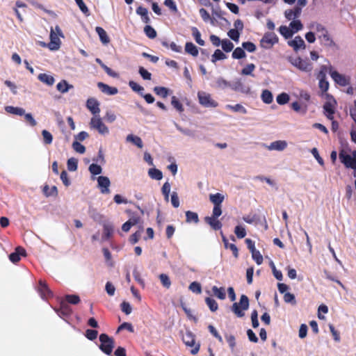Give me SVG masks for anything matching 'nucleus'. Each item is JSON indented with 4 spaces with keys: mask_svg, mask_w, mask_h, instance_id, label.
<instances>
[{
    "mask_svg": "<svg viewBox=\"0 0 356 356\" xmlns=\"http://www.w3.org/2000/svg\"><path fill=\"white\" fill-rule=\"evenodd\" d=\"M261 97L266 104H270L273 100L272 92L268 90H263Z\"/></svg>",
    "mask_w": 356,
    "mask_h": 356,
    "instance_id": "obj_40",
    "label": "nucleus"
},
{
    "mask_svg": "<svg viewBox=\"0 0 356 356\" xmlns=\"http://www.w3.org/2000/svg\"><path fill=\"white\" fill-rule=\"evenodd\" d=\"M339 158L346 168L351 169L356 165V150H351L350 148L341 149L339 153Z\"/></svg>",
    "mask_w": 356,
    "mask_h": 356,
    "instance_id": "obj_2",
    "label": "nucleus"
},
{
    "mask_svg": "<svg viewBox=\"0 0 356 356\" xmlns=\"http://www.w3.org/2000/svg\"><path fill=\"white\" fill-rule=\"evenodd\" d=\"M256 66L253 63L248 64L244 68L242 69L241 72V74L242 75H250L254 76V75L252 74L254 70H255Z\"/></svg>",
    "mask_w": 356,
    "mask_h": 356,
    "instance_id": "obj_42",
    "label": "nucleus"
},
{
    "mask_svg": "<svg viewBox=\"0 0 356 356\" xmlns=\"http://www.w3.org/2000/svg\"><path fill=\"white\" fill-rule=\"evenodd\" d=\"M78 161L74 158H70L67 160V169L70 171H75L77 169Z\"/></svg>",
    "mask_w": 356,
    "mask_h": 356,
    "instance_id": "obj_61",
    "label": "nucleus"
},
{
    "mask_svg": "<svg viewBox=\"0 0 356 356\" xmlns=\"http://www.w3.org/2000/svg\"><path fill=\"white\" fill-rule=\"evenodd\" d=\"M249 307V299L247 296L242 295L239 302H234L232 306V311L239 318L245 316L244 311Z\"/></svg>",
    "mask_w": 356,
    "mask_h": 356,
    "instance_id": "obj_4",
    "label": "nucleus"
},
{
    "mask_svg": "<svg viewBox=\"0 0 356 356\" xmlns=\"http://www.w3.org/2000/svg\"><path fill=\"white\" fill-rule=\"evenodd\" d=\"M279 38L273 32H266L260 40V46L264 49H270L277 44Z\"/></svg>",
    "mask_w": 356,
    "mask_h": 356,
    "instance_id": "obj_6",
    "label": "nucleus"
},
{
    "mask_svg": "<svg viewBox=\"0 0 356 356\" xmlns=\"http://www.w3.org/2000/svg\"><path fill=\"white\" fill-rule=\"evenodd\" d=\"M290 63L301 71L310 72L313 69V65L308 60H304L300 57L291 58Z\"/></svg>",
    "mask_w": 356,
    "mask_h": 356,
    "instance_id": "obj_7",
    "label": "nucleus"
},
{
    "mask_svg": "<svg viewBox=\"0 0 356 356\" xmlns=\"http://www.w3.org/2000/svg\"><path fill=\"white\" fill-rule=\"evenodd\" d=\"M127 141L132 143L139 148H142L143 146L141 138L132 134H129L127 136Z\"/></svg>",
    "mask_w": 356,
    "mask_h": 356,
    "instance_id": "obj_33",
    "label": "nucleus"
},
{
    "mask_svg": "<svg viewBox=\"0 0 356 356\" xmlns=\"http://www.w3.org/2000/svg\"><path fill=\"white\" fill-rule=\"evenodd\" d=\"M67 305L72 304V305H77L80 302L81 300L78 295L75 294H70V295H66L65 296V300Z\"/></svg>",
    "mask_w": 356,
    "mask_h": 356,
    "instance_id": "obj_34",
    "label": "nucleus"
},
{
    "mask_svg": "<svg viewBox=\"0 0 356 356\" xmlns=\"http://www.w3.org/2000/svg\"><path fill=\"white\" fill-rule=\"evenodd\" d=\"M252 253V257L255 261L257 265H261L263 263V257L260 252L257 250L253 251Z\"/></svg>",
    "mask_w": 356,
    "mask_h": 356,
    "instance_id": "obj_60",
    "label": "nucleus"
},
{
    "mask_svg": "<svg viewBox=\"0 0 356 356\" xmlns=\"http://www.w3.org/2000/svg\"><path fill=\"white\" fill-rule=\"evenodd\" d=\"M191 31H192V35H193L195 40L196 41V42L198 44L203 46L204 44V41L201 38V33L199 31V30L197 29V28L192 27Z\"/></svg>",
    "mask_w": 356,
    "mask_h": 356,
    "instance_id": "obj_37",
    "label": "nucleus"
},
{
    "mask_svg": "<svg viewBox=\"0 0 356 356\" xmlns=\"http://www.w3.org/2000/svg\"><path fill=\"white\" fill-rule=\"evenodd\" d=\"M225 58H227V56L218 49H216L211 56L212 63H216L217 60H224Z\"/></svg>",
    "mask_w": 356,
    "mask_h": 356,
    "instance_id": "obj_39",
    "label": "nucleus"
},
{
    "mask_svg": "<svg viewBox=\"0 0 356 356\" xmlns=\"http://www.w3.org/2000/svg\"><path fill=\"white\" fill-rule=\"evenodd\" d=\"M204 220L214 230H219L222 227V223L218 220V218L207 216L204 218Z\"/></svg>",
    "mask_w": 356,
    "mask_h": 356,
    "instance_id": "obj_22",
    "label": "nucleus"
},
{
    "mask_svg": "<svg viewBox=\"0 0 356 356\" xmlns=\"http://www.w3.org/2000/svg\"><path fill=\"white\" fill-rule=\"evenodd\" d=\"M50 42L48 44V47L50 50L56 51L58 50L60 47L61 42L59 38V35H58L53 28H51L50 31Z\"/></svg>",
    "mask_w": 356,
    "mask_h": 356,
    "instance_id": "obj_12",
    "label": "nucleus"
},
{
    "mask_svg": "<svg viewBox=\"0 0 356 356\" xmlns=\"http://www.w3.org/2000/svg\"><path fill=\"white\" fill-rule=\"evenodd\" d=\"M279 32L286 39L291 38L293 34V31L291 29L290 26L284 25L280 26Z\"/></svg>",
    "mask_w": 356,
    "mask_h": 356,
    "instance_id": "obj_31",
    "label": "nucleus"
},
{
    "mask_svg": "<svg viewBox=\"0 0 356 356\" xmlns=\"http://www.w3.org/2000/svg\"><path fill=\"white\" fill-rule=\"evenodd\" d=\"M42 192L46 197H56L58 195V190L56 186H53L52 187L49 188V186L47 184H46L42 188Z\"/></svg>",
    "mask_w": 356,
    "mask_h": 356,
    "instance_id": "obj_26",
    "label": "nucleus"
},
{
    "mask_svg": "<svg viewBox=\"0 0 356 356\" xmlns=\"http://www.w3.org/2000/svg\"><path fill=\"white\" fill-rule=\"evenodd\" d=\"M231 88L235 91H241L242 92H248L249 88L245 90L244 86L241 79H236L232 84H231Z\"/></svg>",
    "mask_w": 356,
    "mask_h": 356,
    "instance_id": "obj_32",
    "label": "nucleus"
},
{
    "mask_svg": "<svg viewBox=\"0 0 356 356\" xmlns=\"http://www.w3.org/2000/svg\"><path fill=\"white\" fill-rule=\"evenodd\" d=\"M87 108L94 115H96L100 112L99 103L95 98H88L86 102Z\"/></svg>",
    "mask_w": 356,
    "mask_h": 356,
    "instance_id": "obj_18",
    "label": "nucleus"
},
{
    "mask_svg": "<svg viewBox=\"0 0 356 356\" xmlns=\"http://www.w3.org/2000/svg\"><path fill=\"white\" fill-rule=\"evenodd\" d=\"M309 28L319 33L318 38L323 45L328 47H332L336 45L334 40L330 36L327 30L321 24L314 22L309 26Z\"/></svg>",
    "mask_w": 356,
    "mask_h": 356,
    "instance_id": "obj_1",
    "label": "nucleus"
},
{
    "mask_svg": "<svg viewBox=\"0 0 356 356\" xmlns=\"http://www.w3.org/2000/svg\"><path fill=\"white\" fill-rule=\"evenodd\" d=\"M85 335L87 339H88L89 340L93 341L97 339V335H98V332L95 330L88 329L86 331Z\"/></svg>",
    "mask_w": 356,
    "mask_h": 356,
    "instance_id": "obj_64",
    "label": "nucleus"
},
{
    "mask_svg": "<svg viewBox=\"0 0 356 356\" xmlns=\"http://www.w3.org/2000/svg\"><path fill=\"white\" fill-rule=\"evenodd\" d=\"M189 290H191L192 292L200 294L202 292V286L201 284L197 282H193L190 284Z\"/></svg>",
    "mask_w": 356,
    "mask_h": 356,
    "instance_id": "obj_57",
    "label": "nucleus"
},
{
    "mask_svg": "<svg viewBox=\"0 0 356 356\" xmlns=\"http://www.w3.org/2000/svg\"><path fill=\"white\" fill-rule=\"evenodd\" d=\"M223 51L230 52L234 48V44L228 39H224L221 42Z\"/></svg>",
    "mask_w": 356,
    "mask_h": 356,
    "instance_id": "obj_51",
    "label": "nucleus"
},
{
    "mask_svg": "<svg viewBox=\"0 0 356 356\" xmlns=\"http://www.w3.org/2000/svg\"><path fill=\"white\" fill-rule=\"evenodd\" d=\"M288 44L293 47V50L296 51H298L300 49H305L306 47L305 41L300 35L296 36L294 39L288 41Z\"/></svg>",
    "mask_w": 356,
    "mask_h": 356,
    "instance_id": "obj_16",
    "label": "nucleus"
},
{
    "mask_svg": "<svg viewBox=\"0 0 356 356\" xmlns=\"http://www.w3.org/2000/svg\"><path fill=\"white\" fill-rule=\"evenodd\" d=\"M129 87L135 92H137L140 95H143L142 92L144 90V88L134 81L129 82Z\"/></svg>",
    "mask_w": 356,
    "mask_h": 356,
    "instance_id": "obj_58",
    "label": "nucleus"
},
{
    "mask_svg": "<svg viewBox=\"0 0 356 356\" xmlns=\"http://www.w3.org/2000/svg\"><path fill=\"white\" fill-rule=\"evenodd\" d=\"M95 31L98 34L99 39L103 44H107L110 42V38L106 31L102 27L97 26L95 28Z\"/></svg>",
    "mask_w": 356,
    "mask_h": 356,
    "instance_id": "obj_23",
    "label": "nucleus"
},
{
    "mask_svg": "<svg viewBox=\"0 0 356 356\" xmlns=\"http://www.w3.org/2000/svg\"><path fill=\"white\" fill-rule=\"evenodd\" d=\"M72 147L76 152L80 154H83L86 152V147L78 141L73 142Z\"/></svg>",
    "mask_w": 356,
    "mask_h": 356,
    "instance_id": "obj_63",
    "label": "nucleus"
},
{
    "mask_svg": "<svg viewBox=\"0 0 356 356\" xmlns=\"http://www.w3.org/2000/svg\"><path fill=\"white\" fill-rule=\"evenodd\" d=\"M99 339L100 341L99 349L106 355H110L115 346L114 339L104 333L101 334Z\"/></svg>",
    "mask_w": 356,
    "mask_h": 356,
    "instance_id": "obj_3",
    "label": "nucleus"
},
{
    "mask_svg": "<svg viewBox=\"0 0 356 356\" xmlns=\"http://www.w3.org/2000/svg\"><path fill=\"white\" fill-rule=\"evenodd\" d=\"M234 233L238 238H243L246 236L245 229L241 225H237L235 227Z\"/></svg>",
    "mask_w": 356,
    "mask_h": 356,
    "instance_id": "obj_56",
    "label": "nucleus"
},
{
    "mask_svg": "<svg viewBox=\"0 0 356 356\" xmlns=\"http://www.w3.org/2000/svg\"><path fill=\"white\" fill-rule=\"evenodd\" d=\"M224 195L220 193L211 194L209 195V200L213 204L214 206H221L222 202L224 201Z\"/></svg>",
    "mask_w": 356,
    "mask_h": 356,
    "instance_id": "obj_24",
    "label": "nucleus"
},
{
    "mask_svg": "<svg viewBox=\"0 0 356 356\" xmlns=\"http://www.w3.org/2000/svg\"><path fill=\"white\" fill-rule=\"evenodd\" d=\"M289 26L293 30V33L302 30L303 28V25L299 19L293 20L290 23Z\"/></svg>",
    "mask_w": 356,
    "mask_h": 356,
    "instance_id": "obj_46",
    "label": "nucleus"
},
{
    "mask_svg": "<svg viewBox=\"0 0 356 356\" xmlns=\"http://www.w3.org/2000/svg\"><path fill=\"white\" fill-rule=\"evenodd\" d=\"M300 15V9L295 7L293 9H289L284 12V16L288 20L296 19Z\"/></svg>",
    "mask_w": 356,
    "mask_h": 356,
    "instance_id": "obj_20",
    "label": "nucleus"
},
{
    "mask_svg": "<svg viewBox=\"0 0 356 356\" xmlns=\"http://www.w3.org/2000/svg\"><path fill=\"white\" fill-rule=\"evenodd\" d=\"M205 302L211 312H215L218 310V304L215 299L211 297H207L205 298Z\"/></svg>",
    "mask_w": 356,
    "mask_h": 356,
    "instance_id": "obj_35",
    "label": "nucleus"
},
{
    "mask_svg": "<svg viewBox=\"0 0 356 356\" xmlns=\"http://www.w3.org/2000/svg\"><path fill=\"white\" fill-rule=\"evenodd\" d=\"M72 87V86H70L65 80L61 81L56 86L57 90L62 93L67 92L69 88Z\"/></svg>",
    "mask_w": 356,
    "mask_h": 356,
    "instance_id": "obj_49",
    "label": "nucleus"
},
{
    "mask_svg": "<svg viewBox=\"0 0 356 356\" xmlns=\"http://www.w3.org/2000/svg\"><path fill=\"white\" fill-rule=\"evenodd\" d=\"M223 241L225 243V248H229L232 250L234 257L237 258L238 257V250L236 245L234 243H229L227 240L225 238V237H223Z\"/></svg>",
    "mask_w": 356,
    "mask_h": 356,
    "instance_id": "obj_45",
    "label": "nucleus"
},
{
    "mask_svg": "<svg viewBox=\"0 0 356 356\" xmlns=\"http://www.w3.org/2000/svg\"><path fill=\"white\" fill-rule=\"evenodd\" d=\"M38 291L42 298H49L53 296L51 291L48 287L47 283L40 280H39Z\"/></svg>",
    "mask_w": 356,
    "mask_h": 356,
    "instance_id": "obj_17",
    "label": "nucleus"
},
{
    "mask_svg": "<svg viewBox=\"0 0 356 356\" xmlns=\"http://www.w3.org/2000/svg\"><path fill=\"white\" fill-rule=\"evenodd\" d=\"M197 97L200 104L207 108H216L218 106L217 102L213 100L210 94L205 92H199Z\"/></svg>",
    "mask_w": 356,
    "mask_h": 356,
    "instance_id": "obj_9",
    "label": "nucleus"
},
{
    "mask_svg": "<svg viewBox=\"0 0 356 356\" xmlns=\"http://www.w3.org/2000/svg\"><path fill=\"white\" fill-rule=\"evenodd\" d=\"M97 86L103 93L108 95H114L118 92V90L117 88L111 87L102 82H99L97 83Z\"/></svg>",
    "mask_w": 356,
    "mask_h": 356,
    "instance_id": "obj_19",
    "label": "nucleus"
},
{
    "mask_svg": "<svg viewBox=\"0 0 356 356\" xmlns=\"http://www.w3.org/2000/svg\"><path fill=\"white\" fill-rule=\"evenodd\" d=\"M289 95L285 92H282L277 95L276 100L277 104L280 105H284L289 102Z\"/></svg>",
    "mask_w": 356,
    "mask_h": 356,
    "instance_id": "obj_54",
    "label": "nucleus"
},
{
    "mask_svg": "<svg viewBox=\"0 0 356 356\" xmlns=\"http://www.w3.org/2000/svg\"><path fill=\"white\" fill-rule=\"evenodd\" d=\"M232 56L234 59H241L246 56V54L243 49L236 47L232 52Z\"/></svg>",
    "mask_w": 356,
    "mask_h": 356,
    "instance_id": "obj_44",
    "label": "nucleus"
},
{
    "mask_svg": "<svg viewBox=\"0 0 356 356\" xmlns=\"http://www.w3.org/2000/svg\"><path fill=\"white\" fill-rule=\"evenodd\" d=\"M145 35L150 39H154L156 37V31L149 25H146L144 28Z\"/></svg>",
    "mask_w": 356,
    "mask_h": 356,
    "instance_id": "obj_50",
    "label": "nucleus"
},
{
    "mask_svg": "<svg viewBox=\"0 0 356 356\" xmlns=\"http://www.w3.org/2000/svg\"><path fill=\"white\" fill-rule=\"evenodd\" d=\"M287 146V143L285 140H276L271 143L269 148L270 149H275L278 151L284 150Z\"/></svg>",
    "mask_w": 356,
    "mask_h": 356,
    "instance_id": "obj_29",
    "label": "nucleus"
},
{
    "mask_svg": "<svg viewBox=\"0 0 356 356\" xmlns=\"http://www.w3.org/2000/svg\"><path fill=\"white\" fill-rule=\"evenodd\" d=\"M326 102L323 105L324 115L327 119L332 120L335 113V108L337 104V101L330 94H325Z\"/></svg>",
    "mask_w": 356,
    "mask_h": 356,
    "instance_id": "obj_5",
    "label": "nucleus"
},
{
    "mask_svg": "<svg viewBox=\"0 0 356 356\" xmlns=\"http://www.w3.org/2000/svg\"><path fill=\"white\" fill-rule=\"evenodd\" d=\"M154 92L163 98H165L168 95V89L163 86H156L154 88Z\"/></svg>",
    "mask_w": 356,
    "mask_h": 356,
    "instance_id": "obj_48",
    "label": "nucleus"
},
{
    "mask_svg": "<svg viewBox=\"0 0 356 356\" xmlns=\"http://www.w3.org/2000/svg\"><path fill=\"white\" fill-rule=\"evenodd\" d=\"M186 221L187 222H193L195 223H197L199 222L197 213L191 211H187L186 212Z\"/></svg>",
    "mask_w": 356,
    "mask_h": 356,
    "instance_id": "obj_38",
    "label": "nucleus"
},
{
    "mask_svg": "<svg viewBox=\"0 0 356 356\" xmlns=\"http://www.w3.org/2000/svg\"><path fill=\"white\" fill-rule=\"evenodd\" d=\"M171 104L179 113H182L184 111V106L179 101V99L175 96L172 97Z\"/></svg>",
    "mask_w": 356,
    "mask_h": 356,
    "instance_id": "obj_55",
    "label": "nucleus"
},
{
    "mask_svg": "<svg viewBox=\"0 0 356 356\" xmlns=\"http://www.w3.org/2000/svg\"><path fill=\"white\" fill-rule=\"evenodd\" d=\"M98 186L100 188L102 193H109V186L111 181L107 177L99 176L97 178Z\"/></svg>",
    "mask_w": 356,
    "mask_h": 356,
    "instance_id": "obj_15",
    "label": "nucleus"
},
{
    "mask_svg": "<svg viewBox=\"0 0 356 356\" xmlns=\"http://www.w3.org/2000/svg\"><path fill=\"white\" fill-rule=\"evenodd\" d=\"M185 51L193 56H197L199 53L197 47L191 42L186 43Z\"/></svg>",
    "mask_w": 356,
    "mask_h": 356,
    "instance_id": "obj_27",
    "label": "nucleus"
},
{
    "mask_svg": "<svg viewBox=\"0 0 356 356\" xmlns=\"http://www.w3.org/2000/svg\"><path fill=\"white\" fill-rule=\"evenodd\" d=\"M90 127L96 129L100 134L105 135L108 134V127L103 123L102 119L97 117H93L90 120Z\"/></svg>",
    "mask_w": 356,
    "mask_h": 356,
    "instance_id": "obj_11",
    "label": "nucleus"
},
{
    "mask_svg": "<svg viewBox=\"0 0 356 356\" xmlns=\"http://www.w3.org/2000/svg\"><path fill=\"white\" fill-rule=\"evenodd\" d=\"M5 110L7 113L17 115H24L25 111L24 108L20 107H15L13 106H7L5 107Z\"/></svg>",
    "mask_w": 356,
    "mask_h": 356,
    "instance_id": "obj_28",
    "label": "nucleus"
},
{
    "mask_svg": "<svg viewBox=\"0 0 356 356\" xmlns=\"http://www.w3.org/2000/svg\"><path fill=\"white\" fill-rule=\"evenodd\" d=\"M182 340L185 345L188 347H191V354L195 355L200 350V344H195V337L190 331H187L182 337Z\"/></svg>",
    "mask_w": 356,
    "mask_h": 356,
    "instance_id": "obj_8",
    "label": "nucleus"
},
{
    "mask_svg": "<svg viewBox=\"0 0 356 356\" xmlns=\"http://www.w3.org/2000/svg\"><path fill=\"white\" fill-rule=\"evenodd\" d=\"M58 315L62 318L69 317L72 314V308L64 301H61L60 307L56 310Z\"/></svg>",
    "mask_w": 356,
    "mask_h": 356,
    "instance_id": "obj_13",
    "label": "nucleus"
},
{
    "mask_svg": "<svg viewBox=\"0 0 356 356\" xmlns=\"http://www.w3.org/2000/svg\"><path fill=\"white\" fill-rule=\"evenodd\" d=\"M227 35L232 40L238 42L240 37V32L238 30L232 29L227 32Z\"/></svg>",
    "mask_w": 356,
    "mask_h": 356,
    "instance_id": "obj_62",
    "label": "nucleus"
},
{
    "mask_svg": "<svg viewBox=\"0 0 356 356\" xmlns=\"http://www.w3.org/2000/svg\"><path fill=\"white\" fill-rule=\"evenodd\" d=\"M161 284L163 287L169 289L171 286V281L168 275L162 273L159 276Z\"/></svg>",
    "mask_w": 356,
    "mask_h": 356,
    "instance_id": "obj_47",
    "label": "nucleus"
},
{
    "mask_svg": "<svg viewBox=\"0 0 356 356\" xmlns=\"http://www.w3.org/2000/svg\"><path fill=\"white\" fill-rule=\"evenodd\" d=\"M148 175L152 179L156 180H161L163 178L162 172L156 168H150Z\"/></svg>",
    "mask_w": 356,
    "mask_h": 356,
    "instance_id": "obj_36",
    "label": "nucleus"
},
{
    "mask_svg": "<svg viewBox=\"0 0 356 356\" xmlns=\"http://www.w3.org/2000/svg\"><path fill=\"white\" fill-rule=\"evenodd\" d=\"M89 171L92 175H97L102 173V168L100 165L97 164L92 163L89 166Z\"/></svg>",
    "mask_w": 356,
    "mask_h": 356,
    "instance_id": "obj_59",
    "label": "nucleus"
},
{
    "mask_svg": "<svg viewBox=\"0 0 356 356\" xmlns=\"http://www.w3.org/2000/svg\"><path fill=\"white\" fill-rule=\"evenodd\" d=\"M213 295L220 300H225L226 298L225 289L213 286L211 289Z\"/></svg>",
    "mask_w": 356,
    "mask_h": 356,
    "instance_id": "obj_25",
    "label": "nucleus"
},
{
    "mask_svg": "<svg viewBox=\"0 0 356 356\" xmlns=\"http://www.w3.org/2000/svg\"><path fill=\"white\" fill-rule=\"evenodd\" d=\"M26 255V252L25 249L21 246H18L15 248V252H12L9 255V259L13 264H16L19 262L21 259V256L25 257Z\"/></svg>",
    "mask_w": 356,
    "mask_h": 356,
    "instance_id": "obj_14",
    "label": "nucleus"
},
{
    "mask_svg": "<svg viewBox=\"0 0 356 356\" xmlns=\"http://www.w3.org/2000/svg\"><path fill=\"white\" fill-rule=\"evenodd\" d=\"M328 70H330V67H328L325 65H323L321 66L320 71L318 72V73L316 75V78L318 79V81L327 80L326 74H327Z\"/></svg>",
    "mask_w": 356,
    "mask_h": 356,
    "instance_id": "obj_43",
    "label": "nucleus"
},
{
    "mask_svg": "<svg viewBox=\"0 0 356 356\" xmlns=\"http://www.w3.org/2000/svg\"><path fill=\"white\" fill-rule=\"evenodd\" d=\"M42 135L43 138V143L45 145H50L53 141L52 134L48 131L47 130H43L42 131Z\"/></svg>",
    "mask_w": 356,
    "mask_h": 356,
    "instance_id": "obj_53",
    "label": "nucleus"
},
{
    "mask_svg": "<svg viewBox=\"0 0 356 356\" xmlns=\"http://www.w3.org/2000/svg\"><path fill=\"white\" fill-rule=\"evenodd\" d=\"M103 235H102V240L103 241H108L113 234V226L111 223H104L103 225Z\"/></svg>",
    "mask_w": 356,
    "mask_h": 356,
    "instance_id": "obj_21",
    "label": "nucleus"
},
{
    "mask_svg": "<svg viewBox=\"0 0 356 356\" xmlns=\"http://www.w3.org/2000/svg\"><path fill=\"white\" fill-rule=\"evenodd\" d=\"M170 188H171V186H170V184L168 182V181H166L163 184V186H162V188H161V191H162V193L164 196V199L165 201H168L169 200V195H170Z\"/></svg>",
    "mask_w": 356,
    "mask_h": 356,
    "instance_id": "obj_52",
    "label": "nucleus"
},
{
    "mask_svg": "<svg viewBox=\"0 0 356 356\" xmlns=\"http://www.w3.org/2000/svg\"><path fill=\"white\" fill-rule=\"evenodd\" d=\"M226 108L231 110L234 112H241L243 114L247 113V110L245 107H243L241 104H237L236 105H230L228 104L226 106Z\"/></svg>",
    "mask_w": 356,
    "mask_h": 356,
    "instance_id": "obj_41",
    "label": "nucleus"
},
{
    "mask_svg": "<svg viewBox=\"0 0 356 356\" xmlns=\"http://www.w3.org/2000/svg\"><path fill=\"white\" fill-rule=\"evenodd\" d=\"M38 79L48 86H52L55 81V79L52 76L45 73L40 74L38 75Z\"/></svg>",
    "mask_w": 356,
    "mask_h": 356,
    "instance_id": "obj_30",
    "label": "nucleus"
},
{
    "mask_svg": "<svg viewBox=\"0 0 356 356\" xmlns=\"http://www.w3.org/2000/svg\"><path fill=\"white\" fill-rule=\"evenodd\" d=\"M330 74L334 81L341 86H346L350 84V77L332 70V66H330Z\"/></svg>",
    "mask_w": 356,
    "mask_h": 356,
    "instance_id": "obj_10",
    "label": "nucleus"
}]
</instances>
